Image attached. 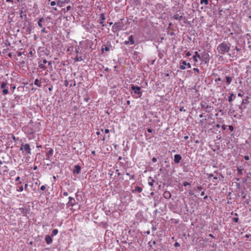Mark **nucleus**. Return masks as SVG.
Instances as JSON below:
<instances>
[{"label": "nucleus", "instance_id": "obj_1", "mask_svg": "<svg viewBox=\"0 0 251 251\" xmlns=\"http://www.w3.org/2000/svg\"><path fill=\"white\" fill-rule=\"evenodd\" d=\"M230 48L225 42L220 43L217 47V50L220 54L224 55L229 50Z\"/></svg>", "mask_w": 251, "mask_h": 251}, {"label": "nucleus", "instance_id": "obj_2", "mask_svg": "<svg viewBox=\"0 0 251 251\" xmlns=\"http://www.w3.org/2000/svg\"><path fill=\"white\" fill-rule=\"evenodd\" d=\"M20 150L22 151V153L24 155L29 156L31 154V148L28 144H22Z\"/></svg>", "mask_w": 251, "mask_h": 251}, {"label": "nucleus", "instance_id": "obj_3", "mask_svg": "<svg viewBox=\"0 0 251 251\" xmlns=\"http://www.w3.org/2000/svg\"><path fill=\"white\" fill-rule=\"evenodd\" d=\"M39 123L34 124L32 121H30L28 125V127H32L30 131H28V132L30 134H33L36 132H38L40 130L39 129Z\"/></svg>", "mask_w": 251, "mask_h": 251}, {"label": "nucleus", "instance_id": "obj_4", "mask_svg": "<svg viewBox=\"0 0 251 251\" xmlns=\"http://www.w3.org/2000/svg\"><path fill=\"white\" fill-rule=\"evenodd\" d=\"M200 60L203 62L205 64L208 63L210 57L208 53L204 51L201 54Z\"/></svg>", "mask_w": 251, "mask_h": 251}, {"label": "nucleus", "instance_id": "obj_5", "mask_svg": "<svg viewBox=\"0 0 251 251\" xmlns=\"http://www.w3.org/2000/svg\"><path fill=\"white\" fill-rule=\"evenodd\" d=\"M123 25L121 22L115 23L112 26V30L113 32L119 31L122 29Z\"/></svg>", "mask_w": 251, "mask_h": 251}, {"label": "nucleus", "instance_id": "obj_6", "mask_svg": "<svg viewBox=\"0 0 251 251\" xmlns=\"http://www.w3.org/2000/svg\"><path fill=\"white\" fill-rule=\"evenodd\" d=\"M68 199H69V201L67 203V205L68 206L73 207L74 206H75V205H76L77 203V202H76L75 200L73 197H69Z\"/></svg>", "mask_w": 251, "mask_h": 251}, {"label": "nucleus", "instance_id": "obj_7", "mask_svg": "<svg viewBox=\"0 0 251 251\" xmlns=\"http://www.w3.org/2000/svg\"><path fill=\"white\" fill-rule=\"evenodd\" d=\"M184 13L183 12H180L178 13H176L173 16V18L176 20H181L184 18Z\"/></svg>", "mask_w": 251, "mask_h": 251}, {"label": "nucleus", "instance_id": "obj_8", "mask_svg": "<svg viewBox=\"0 0 251 251\" xmlns=\"http://www.w3.org/2000/svg\"><path fill=\"white\" fill-rule=\"evenodd\" d=\"M48 150L49 151L46 152V159L50 161L51 160V157L53 155L54 151L51 148H49Z\"/></svg>", "mask_w": 251, "mask_h": 251}, {"label": "nucleus", "instance_id": "obj_9", "mask_svg": "<svg viewBox=\"0 0 251 251\" xmlns=\"http://www.w3.org/2000/svg\"><path fill=\"white\" fill-rule=\"evenodd\" d=\"M131 89L134 91V94L141 95V88L140 87L132 85Z\"/></svg>", "mask_w": 251, "mask_h": 251}, {"label": "nucleus", "instance_id": "obj_10", "mask_svg": "<svg viewBox=\"0 0 251 251\" xmlns=\"http://www.w3.org/2000/svg\"><path fill=\"white\" fill-rule=\"evenodd\" d=\"M201 108L205 109V112L210 113L211 111V106L207 105L206 102H202L201 103Z\"/></svg>", "mask_w": 251, "mask_h": 251}, {"label": "nucleus", "instance_id": "obj_11", "mask_svg": "<svg viewBox=\"0 0 251 251\" xmlns=\"http://www.w3.org/2000/svg\"><path fill=\"white\" fill-rule=\"evenodd\" d=\"M100 20H99L98 22L103 27L105 26L104 23L106 19L105 15L104 13H101L100 15Z\"/></svg>", "mask_w": 251, "mask_h": 251}, {"label": "nucleus", "instance_id": "obj_12", "mask_svg": "<svg viewBox=\"0 0 251 251\" xmlns=\"http://www.w3.org/2000/svg\"><path fill=\"white\" fill-rule=\"evenodd\" d=\"M181 159H182V157H181V155L179 154H175L174 155V161L176 163H179L180 162Z\"/></svg>", "mask_w": 251, "mask_h": 251}, {"label": "nucleus", "instance_id": "obj_13", "mask_svg": "<svg viewBox=\"0 0 251 251\" xmlns=\"http://www.w3.org/2000/svg\"><path fill=\"white\" fill-rule=\"evenodd\" d=\"M80 167L78 165H75L73 170V173L74 174H79L80 172Z\"/></svg>", "mask_w": 251, "mask_h": 251}, {"label": "nucleus", "instance_id": "obj_14", "mask_svg": "<svg viewBox=\"0 0 251 251\" xmlns=\"http://www.w3.org/2000/svg\"><path fill=\"white\" fill-rule=\"evenodd\" d=\"M45 241L47 244L50 245L52 241V236L51 235H46L45 237Z\"/></svg>", "mask_w": 251, "mask_h": 251}, {"label": "nucleus", "instance_id": "obj_15", "mask_svg": "<svg viewBox=\"0 0 251 251\" xmlns=\"http://www.w3.org/2000/svg\"><path fill=\"white\" fill-rule=\"evenodd\" d=\"M201 54L199 53L198 51L195 52V55L193 56L194 61L195 62H198V58L200 59Z\"/></svg>", "mask_w": 251, "mask_h": 251}, {"label": "nucleus", "instance_id": "obj_16", "mask_svg": "<svg viewBox=\"0 0 251 251\" xmlns=\"http://www.w3.org/2000/svg\"><path fill=\"white\" fill-rule=\"evenodd\" d=\"M45 20L42 17L39 19L37 24L39 27H42L43 26V23L44 22Z\"/></svg>", "mask_w": 251, "mask_h": 251}, {"label": "nucleus", "instance_id": "obj_17", "mask_svg": "<svg viewBox=\"0 0 251 251\" xmlns=\"http://www.w3.org/2000/svg\"><path fill=\"white\" fill-rule=\"evenodd\" d=\"M128 40L130 43V45H133L135 43L133 36L132 35L129 36Z\"/></svg>", "mask_w": 251, "mask_h": 251}, {"label": "nucleus", "instance_id": "obj_18", "mask_svg": "<svg viewBox=\"0 0 251 251\" xmlns=\"http://www.w3.org/2000/svg\"><path fill=\"white\" fill-rule=\"evenodd\" d=\"M181 63H182V65L180 66V69L181 70L185 69V66L187 64V62L184 60H181Z\"/></svg>", "mask_w": 251, "mask_h": 251}, {"label": "nucleus", "instance_id": "obj_19", "mask_svg": "<svg viewBox=\"0 0 251 251\" xmlns=\"http://www.w3.org/2000/svg\"><path fill=\"white\" fill-rule=\"evenodd\" d=\"M232 113H233L232 115L234 117H236V118L240 119V118H241V117L242 116V112H241L239 114H238V113H235V111H233L232 112Z\"/></svg>", "mask_w": 251, "mask_h": 251}, {"label": "nucleus", "instance_id": "obj_20", "mask_svg": "<svg viewBox=\"0 0 251 251\" xmlns=\"http://www.w3.org/2000/svg\"><path fill=\"white\" fill-rule=\"evenodd\" d=\"M226 82L227 85L230 84V83L231 82L232 80V78L231 77H230V76H226Z\"/></svg>", "mask_w": 251, "mask_h": 251}, {"label": "nucleus", "instance_id": "obj_21", "mask_svg": "<svg viewBox=\"0 0 251 251\" xmlns=\"http://www.w3.org/2000/svg\"><path fill=\"white\" fill-rule=\"evenodd\" d=\"M142 188L139 186H136L135 189L133 191V192H138V193H141L142 191Z\"/></svg>", "mask_w": 251, "mask_h": 251}, {"label": "nucleus", "instance_id": "obj_22", "mask_svg": "<svg viewBox=\"0 0 251 251\" xmlns=\"http://www.w3.org/2000/svg\"><path fill=\"white\" fill-rule=\"evenodd\" d=\"M237 174L238 175H242L243 174V169L242 168L240 167H237Z\"/></svg>", "mask_w": 251, "mask_h": 251}, {"label": "nucleus", "instance_id": "obj_23", "mask_svg": "<svg viewBox=\"0 0 251 251\" xmlns=\"http://www.w3.org/2000/svg\"><path fill=\"white\" fill-rule=\"evenodd\" d=\"M58 229H54L53 230L51 236L52 237H53V236L56 235L58 234Z\"/></svg>", "mask_w": 251, "mask_h": 251}, {"label": "nucleus", "instance_id": "obj_24", "mask_svg": "<svg viewBox=\"0 0 251 251\" xmlns=\"http://www.w3.org/2000/svg\"><path fill=\"white\" fill-rule=\"evenodd\" d=\"M34 84L35 85H36L37 86L39 87L42 86L41 84L39 82V80L38 79H36L35 80Z\"/></svg>", "mask_w": 251, "mask_h": 251}, {"label": "nucleus", "instance_id": "obj_25", "mask_svg": "<svg viewBox=\"0 0 251 251\" xmlns=\"http://www.w3.org/2000/svg\"><path fill=\"white\" fill-rule=\"evenodd\" d=\"M65 3V2H64L63 1L61 0H58L57 2V4L60 6V7H61L62 6L63 4Z\"/></svg>", "mask_w": 251, "mask_h": 251}, {"label": "nucleus", "instance_id": "obj_26", "mask_svg": "<svg viewBox=\"0 0 251 251\" xmlns=\"http://www.w3.org/2000/svg\"><path fill=\"white\" fill-rule=\"evenodd\" d=\"M200 3L201 4H205V5H207L209 3L208 0H201Z\"/></svg>", "mask_w": 251, "mask_h": 251}, {"label": "nucleus", "instance_id": "obj_27", "mask_svg": "<svg viewBox=\"0 0 251 251\" xmlns=\"http://www.w3.org/2000/svg\"><path fill=\"white\" fill-rule=\"evenodd\" d=\"M234 96V94L231 93L228 98V100L229 102H231L233 100L232 97Z\"/></svg>", "mask_w": 251, "mask_h": 251}, {"label": "nucleus", "instance_id": "obj_28", "mask_svg": "<svg viewBox=\"0 0 251 251\" xmlns=\"http://www.w3.org/2000/svg\"><path fill=\"white\" fill-rule=\"evenodd\" d=\"M20 210H21V212L23 214H25L27 212V210L26 208H20Z\"/></svg>", "mask_w": 251, "mask_h": 251}, {"label": "nucleus", "instance_id": "obj_29", "mask_svg": "<svg viewBox=\"0 0 251 251\" xmlns=\"http://www.w3.org/2000/svg\"><path fill=\"white\" fill-rule=\"evenodd\" d=\"M149 179H151V181H149L148 184H149V185L150 186H153V182H154V180L151 178V176L149 177Z\"/></svg>", "mask_w": 251, "mask_h": 251}, {"label": "nucleus", "instance_id": "obj_30", "mask_svg": "<svg viewBox=\"0 0 251 251\" xmlns=\"http://www.w3.org/2000/svg\"><path fill=\"white\" fill-rule=\"evenodd\" d=\"M6 85H7V84H6V83H5V82H2V83H1V88L2 89H5V88H6Z\"/></svg>", "mask_w": 251, "mask_h": 251}, {"label": "nucleus", "instance_id": "obj_31", "mask_svg": "<svg viewBox=\"0 0 251 251\" xmlns=\"http://www.w3.org/2000/svg\"><path fill=\"white\" fill-rule=\"evenodd\" d=\"M83 60L82 58L81 57H76L75 58V61H81Z\"/></svg>", "mask_w": 251, "mask_h": 251}, {"label": "nucleus", "instance_id": "obj_32", "mask_svg": "<svg viewBox=\"0 0 251 251\" xmlns=\"http://www.w3.org/2000/svg\"><path fill=\"white\" fill-rule=\"evenodd\" d=\"M3 94L6 95L8 93V90L7 88L3 89L2 90Z\"/></svg>", "mask_w": 251, "mask_h": 251}, {"label": "nucleus", "instance_id": "obj_33", "mask_svg": "<svg viewBox=\"0 0 251 251\" xmlns=\"http://www.w3.org/2000/svg\"><path fill=\"white\" fill-rule=\"evenodd\" d=\"M23 190H24V187L22 185H21V186H19L18 189L17 190V191H18L19 192H22L23 191Z\"/></svg>", "mask_w": 251, "mask_h": 251}, {"label": "nucleus", "instance_id": "obj_34", "mask_svg": "<svg viewBox=\"0 0 251 251\" xmlns=\"http://www.w3.org/2000/svg\"><path fill=\"white\" fill-rule=\"evenodd\" d=\"M39 68H41V69H46V67L45 66V64H40L39 66Z\"/></svg>", "mask_w": 251, "mask_h": 251}, {"label": "nucleus", "instance_id": "obj_35", "mask_svg": "<svg viewBox=\"0 0 251 251\" xmlns=\"http://www.w3.org/2000/svg\"><path fill=\"white\" fill-rule=\"evenodd\" d=\"M249 102V101L247 99H244L242 100V104H247V103H248Z\"/></svg>", "mask_w": 251, "mask_h": 251}, {"label": "nucleus", "instance_id": "obj_36", "mask_svg": "<svg viewBox=\"0 0 251 251\" xmlns=\"http://www.w3.org/2000/svg\"><path fill=\"white\" fill-rule=\"evenodd\" d=\"M101 131L102 132H104V133H108L109 132V130L108 129H105L104 130L101 129Z\"/></svg>", "mask_w": 251, "mask_h": 251}, {"label": "nucleus", "instance_id": "obj_37", "mask_svg": "<svg viewBox=\"0 0 251 251\" xmlns=\"http://www.w3.org/2000/svg\"><path fill=\"white\" fill-rule=\"evenodd\" d=\"M183 186H188V185H190V183H189V182H188L184 181V182H183Z\"/></svg>", "mask_w": 251, "mask_h": 251}, {"label": "nucleus", "instance_id": "obj_38", "mask_svg": "<svg viewBox=\"0 0 251 251\" xmlns=\"http://www.w3.org/2000/svg\"><path fill=\"white\" fill-rule=\"evenodd\" d=\"M105 50V51H109V48L107 47H105L104 48H102L101 49L102 51H103V50Z\"/></svg>", "mask_w": 251, "mask_h": 251}, {"label": "nucleus", "instance_id": "obj_39", "mask_svg": "<svg viewBox=\"0 0 251 251\" xmlns=\"http://www.w3.org/2000/svg\"><path fill=\"white\" fill-rule=\"evenodd\" d=\"M228 128H229V130L231 131H232L234 130V128H233V126H228Z\"/></svg>", "mask_w": 251, "mask_h": 251}, {"label": "nucleus", "instance_id": "obj_40", "mask_svg": "<svg viewBox=\"0 0 251 251\" xmlns=\"http://www.w3.org/2000/svg\"><path fill=\"white\" fill-rule=\"evenodd\" d=\"M50 4L51 6H54L56 5V4H57V2H56L55 1H52L50 2Z\"/></svg>", "mask_w": 251, "mask_h": 251}, {"label": "nucleus", "instance_id": "obj_41", "mask_svg": "<svg viewBox=\"0 0 251 251\" xmlns=\"http://www.w3.org/2000/svg\"><path fill=\"white\" fill-rule=\"evenodd\" d=\"M233 220L235 223H238L239 219L238 218L235 217L233 218Z\"/></svg>", "mask_w": 251, "mask_h": 251}, {"label": "nucleus", "instance_id": "obj_42", "mask_svg": "<svg viewBox=\"0 0 251 251\" xmlns=\"http://www.w3.org/2000/svg\"><path fill=\"white\" fill-rule=\"evenodd\" d=\"M206 175L208 176V179L210 177H212V176H213V174H207Z\"/></svg>", "mask_w": 251, "mask_h": 251}, {"label": "nucleus", "instance_id": "obj_43", "mask_svg": "<svg viewBox=\"0 0 251 251\" xmlns=\"http://www.w3.org/2000/svg\"><path fill=\"white\" fill-rule=\"evenodd\" d=\"M71 8H72V7L71 6H70V5L67 6L66 7L67 11H68L70 10L71 9Z\"/></svg>", "mask_w": 251, "mask_h": 251}, {"label": "nucleus", "instance_id": "obj_44", "mask_svg": "<svg viewBox=\"0 0 251 251\" xmlns=\"http://www.w3.org/2000/svg\"><path fill=\"white\" fill-rule=\"evenodd\" d=\"M193 71H195V72H196L197 73H200V70L199 69H198V68H194L193 69Z\"/></svg>", "mask_w": 251, "mask_h": 251}, {"label": "nucleus", "instance_id": "obj_45", "mask_svg": "<svg viewBox=\"0 0 251 251\" xmlns=\"http://www.w3.org/2000/svg\"><path fill=\"white\" fill-rule=\"evenodd\" d=\"M212 178H213L214 180L213 182H216L215 180H217L218 179V177L217 176H212Z\"/></svg>", "mask_w": 251, "mask_h": 251}, {"label": "nucleus", "instance_id": "obj_46", "mask_svg": "<svg viewBox=\"0 0 251 251\" xmlns=\"http://www.w3.org/2000/svg\"><path fill=\"white\" fill-rule=\"evenodd\" d=\"M244 159L246 160H249L250 159V157L248 155H245L244 156Z\"/></svg>", "mask_w": 251, "mask_h": 251}, {"label": "nucleus", "instance_id": "obj_47", "mask_svg": "<svg viewBox=\"0 0 251 251\" xmlns=\"http://www.w3.org/2000/svg\"><path fill=\"white\" fill-rule=\"evenodd\" d=\"M41 190L43 191V190H45V189H46V186L45 185H42L41 188H40Z\"/></svg>", "mask_w": 251, "mask_h": 251}, {"label": "nucleus", "instance_id": "obj_48", "mask_svg": "<svg viewBox=\"0 0 251 251\" xmlns=\"http://www.w3.org/2000/svg\"><path fill=\"white\" fill-rule=\"evenodd\" d=\"M152 161L154 163L156 162L157 161V159L155 157H153L152 158Z\"/></svg>", "mask_w": 251, "mask_h": 251}, {"label": "nucleus", "instance_id": "obj_49", "mask_svg": "<svg viewBox=\"0 0 251 251\" xmlns=\"http://www.w3.org/2000/svg\"><path fill=\"white\" fill-rule=\"evenodd\" d=\"M174 246L175 247H179L180 246V245L178 243L176 242L175 243Z\"/></svg>", "mask_w": 251, "mask_h": 251}, {"label": "nucleus", "instance_id": "obj_50", "mask_svg": "<svg viewBox=\"0 0 251 251\" xmlns=\"http://www.w3.org/2000/svg\"><path fill=\"white\" fill-rule=\"evenodd\" d=\"M41 31H42V32H43V33H47V31H46V28H45V27H44V28L42 29Z\"/></svg>", "mask_w": 251, "mask_h": 251}, {"label": "nucleus", "instance_id": "obj_51", "mask_svg": "<svg viewBox=\"0 0 251 251\" xmlns=\"http://www.w3.org/2000/svg\"><path fill=\"white\" fill-rule=\"evenodd\" d=\"M124 44L126 45L130 44V43L128 42V40H126L124 42Z\"/></svg>", "mask_w": 251, "mask_h": 251}, {"label": "nucleus", "instance_id": "obj_52", "mask_svg": "<svg viewBox=\"0 0 251 251\" xmlns=\"http://www.w3.org/2000/svg\"><path fill=\"white\" fill-rule=\"evenodd\" d=\"M191 55V54L189 52H187L186 53V56L187 57H189Z\"/></svg>", "mask_w": 251, "mask_h": 251}, {"label": "nucleus", "instance_id": "obj_53", "mask_svg": "<svg viewBox=\"0 0 251 251\" xmlns=\"http://www.w3.org/2000/svg\"><path fill=\"white\" fill-rule=\"evenodd\" d=\"M180 111H183V112H185L186 110L183 107H182L180 108Z\"/></svg>", "mask_w": 251, "mask_h": 251}, {"label": "nucleus", "instance_id": "obj_54", "mask_svg": "<svg viewBox=\"0 0 251 251\" xmlns=\"http://www.w3.org/2000/svg\"><path fill=\"white\" fill-rule=\"evenodd\" d=\"M63 195L64 196H67L68 195V193L67 192H63Z\"/></svg>", "mask_w": 251, "mask_h": 251}, {"label": "nucleus", "instance_id": "obj_55", "mask_svg": "<svg viewBox=\"0 0 251 251\" xmlns=\"http://www.w3.org/2000/svg\"><path fill=\"white\" fill-rule=\"evenodd\" d=\"M186 66H187L188 68H190L191 67V64L189 63H187Z\"/></svg>", "mask_w": 251, "mask_h": 251}, {"label": "nucleus", "instance_id": "obj_56", "mask_svg": "<svg viewBox=\"0 0 251 251\" xmlns=\"http://www.w3.org/2000/svg\"><path fill=\"white\" fill-rule=\"evenodd\" d=\"M147 131L149 133H151L152 132V130L151 128H148Z\"/></svg>", "mask_w": 251, "mask_h": 251}, {"label": "nucleus", "instance_id": "obj_57", "mask_svg": "<svg viewBox=\"0 0 251 251\" xmlns=\"http://www.w3.org/2000/svg\"><path fill=\"white\" fill-rule=\"evenodd\" d=\"M47 62H48V61H47V60L44 59L43 60V63L42 64H46Z\"/></svg>", "mask_w": 251, "mask_h": 251}, {"label": "nucleus", "instance_id": "obj_58", "mask_svg": "<svg viewBox=\"0 0 251 251\" xmlns=\"http://www.w3.org/2000/svg\"><path fill=\"white\" fill-rule=\"evenodd\" d=\"M215 81L216 82L221 81V78L220 77H218V78L216 79Z\"/></svg>", "mask_w": 251, "mask_h": 251}, {"label": "nucleus", "instance_id": "obj_59", "mask_svg": "<svg viewBox=\"0 0 251 251\" xmlns=\"http://www.w3.org/2000/svg\"><path fill=\"white\" fill-rule=\"evenodd\" d=\"M20 177L19 176H18V177H17L16 178V179H15V181H19V180H20Z\"/></svg>", "mask_w": 251, "mask_h": 251}, {"label": "nucleus", "instance_id": "obj_60", "mask_svg": "<svg viewBox=\"0 0 251 251\" xmlns=\"http://www.w3.org/2000/svg\"><path fill=\"white\" fill-rule=\"evenodd\" d=\"M235 50L237 51H240V49L239 48H238L237 47H235Z\"/></svg>", "mask_w": 251, "mask_h": 251}, {"label": "nucleus", "instance_id": "obj_61", "mask_svg": "<svg viewBox=\"0 0 251 251\" xmlns=\"http://www.w3.org/2000/svg\"><path fill=\"white\" fill-rule=\"evenodd\" d=\"M238 96L240 97H242L243 96V95L239 93L238 94Z\"/></svg>", "mask_w": 251, "mask_h": 251}, {"label": "nucleus", "instance_id": "obj_62", "mask_svg": "<svg viewBox=\"0 0 251 251\" xmlns=\"http://www.w3.org/2000/svg\"><path fill=\"white\" fill-rule=\"evenodd\" d=\"M188 138H189V136H187H187H185L184 137V139H185V140H187V139H188Z\"/></svg>", "mask_w": 251, "mask_h": 251}, {"label": "nucleus", "instance_id": "obj_63", "mask_svg": "<svg viewBox=\"0 0 251 251\" xmlns=\"http://www.w3.org/2000/svg\"><path fill=\"white\" fill-rule=\"evenodd\" d=\"M204 194H205V193H204V191L201 192V196H204Z\"/></svg>", "mask_w": 251, "mask_h": 251}, {"label": "nucleus", "instance_id": "obj_64", "mask_svg": "<svg viewBox=\"0 0 251 251\" xmlns=\"http://www.w3.org/2000/svg\"><path fill=\"white\" fill-rule=\"evenodd\" d=\"M198 189L199 190H201L202 189V187L201 186H198Z\"/></svg>", "mask_w": 251, "mask_h": 251}]
</instances>
